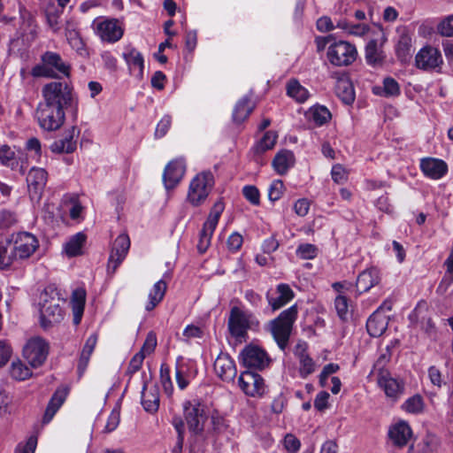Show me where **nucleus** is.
I'll return each instance as SVG.
<instances>
[{
  "label": "nucleus",
  "instance_id": "obj_1",
  "mask_svg": "<svg viewBox=\"0 0 453 453\" xmlns=\"http://www.w3.org/2000/svg\"><path fill=\"white\" fill-rule=\"evenodd\" d=\"M42 103L64 110L73 104L76 105L78 102L72 83L66 81H50L42 87Z\"/></svg>",
  "mask_w": 453,
  "mask_h": 453
},
{
  "label": "nucleus",
  "instance_id": "obj_2",
  "mask_svg": "<svg viewBox=\"0 0 453 453\" xmlns=\"http://www.w3.org/2000/svg\"><path fill=\"white\" fill-rule=\"evenodd\" d=\"M42 63L32 69L35 77L58 78L59 75L69 77L71 74L70 64L65 62L61 56L53 51H46L41 57Z\"/></svg>",
  "mask_w": 453,
  "mask_h": 453
},
{
  "label": "nucleus",
  "instance_id": "obj_3",
  "mask_svg": "<svg viewBox=\"0 0 453 453\" xmlns=\"http://www.w3.org/2000/svg\"><path fill=\"white\" fill-rule=\"evenodd\" d=\"M41 326L43 328H49L64 319V311L61 303L64 301L60 298L58 293L53 289H46L41 296Z\"/></svg>",
  "mask_w": 453,
  "mask_h": 453
},
{
  "label": "nucleus",
  "instance_id": "obj_4",
  "mask_svg": "<svg viewBox=\"0 0 453 453\" xmlns=\"http://www.w3.org/2000/svg\"><path fill=\"white\" fill-rule=\"evenodd\" d=\"M297 317L296 305L283 311L277 319L271 322V332L281 349L288 343L293 324Z\"/></svg>",
  "mask_w": 453,
  "mask_h": 453
},
{
  "label": "nucleus",
  "instance_id": "obj_5",
  "mask_svg": "<svg viewBox=\"0 0 453 453\" xmlns=\"http://www.w3.org/2000/svg\"><path fill=\"white\" fill-rule=\"evenodd\" d=\"M36 118L41 128L46 131H55L63 126L65 113L64 109L40 103L36 110Z\"/></svg>",
  "mask_w": 453,
  "mask_h": 453
},
{
  "label": "nucleus",
  "instance_id": "obj_6",
  "mask_svg": "<svg viewBox=\"0 0 453 453\" xmlns=\"http://www.w3.org/2000/svg\"><path fill=\"white\" fill-rule=\"evenodd\" d=\"M356 47L346 42H334L327 48L326 58L329 63L334 66H348L357 58Z\"/></svg>",
  "mask_w": 453,
  "mask_h": 453
},
{
  "label": "nucleus",
  "instance_id": "obj_7",
  "mask_svg": "<svg viewBox=\"0 0 453 453\" xmlns=\"http://www.w3.org/2000/svg\"><path fill=\"white\" fill-rule=\"evenodd\" d=\"M214 184V178L211 173L203 172L198 173L190 182L188 200L194 206L203 203L211 192Z\"/></svg>",
  "mask_w": 453,
  "mask_h": 453
},
{
  "label": "nucleus",
  "instance_id": "obj_8",
  "mask_svg": "<svg viewBox=\"0 0 453 453\" xmlns=\"http://www.w3.org/2000/svg\"><path fill=\"white\" fill-rule=\"evenodd\" d=\"M12 241V257L14 262L28 259L39 248L36 236L27 232L18 233Z\"/></svg>",
  "mask_w": 453,
  "mask_h": 453
},
{
  "label": "nucleus",
  "instance_id": "obj_9",
  "mask_svg": "<svg viewBox=\"0 0 453 453\" xmlns=\"http://www.w3.org/2000/svg\"><path fill=\"white\" fill-rule=\"evenodd\" d=\"M224 210V205L221 202H217L213 205L203 228L200 232L199 241L197 243V250L199 253H204L211 245V239L213 232L218 225L219 217Z\"/></svg>",
  "mask_w": 453,
  "mask_h": 453
},
{
  "label": "nucleus",
  "instance_id": "obj_10",
  "mask_svg": "<svg viewBox=\"0 0 453 453\" xmlns=\"http://www.w3.org/2000/svg\"><path fill=\"white\" fill-rule=\"evenodd\" d=\"M49 354V345L41 337L31 338L23 349V356L28 364L34 367L41 366Z\"/></svg>",
  "mask_w": 453,
  "mask_h": 453
},
{
  "label": "nucleus",
  "instance_id": "obj_11",
  "mask_svg": "<svg viewBox=\"0 0 453 453\" xmlns=\"http://www.w3.org/2000/svg\"><path fill=\"white\" fill-rule=\"evenodd\" d=\"M183 410L189 431L196 434L202 433L206 420L204 406L197 401H188Z\"/></svg>",
  "mask_w": 453,
  "mask_h": 453
},
{
  "label": "nucleus",
  "instance_id": "obj_12",
  "mask_svg": "<svg viewBox=\"0 0 453 453\" xmlns=\"http://www.w3.org/2000/svg\"><path fill=\"white\" fill-rule=\"evenodd\" d=\"M28 195L33 202H39L48 180V173L42 167H32L27 174Z\"/></svg>",
  "mask_w": 453,
  "mask_h": 453
},
{
  "label": "nucleus",
  "instance_id": "obj_13",
  "mask_svg": "<svg viewBox=\"0 0 453 453\" xmlns=\"http://www.w3.org/2000/svg\"><path fill=\"white\" fill-rule=\"evenodd\" d=\"M238 384L242 392L250 397H261L265 395L266 386L264 379L253 372H243L238 379Z\"/></svg>",
  "mask_w": 453,
  "mask_h": 453
},
{
  "label": "nucleus",
  "instance_id": "obj_14",
  "mask_svg": "<svg viewBox=\"0 0 453 453\" xmlns=\"http://www.w3.org/2000/svg\"><path fill=\"white\" fill-rule=\"evenodd\" d=\"M142 404L146 411L156 412L159 407L158 388L151 382L152 374L150 370L142 372Z\"/></svg>",
  "mask_w": 453,
  "mask_h": 453
},
{
  "label": "nucleus",
  "instance_id": "obj_15",
  "mask_svg": "<svg viewBox=\"0 0 453 453\" xmlns=\"http://www.w3.org/2000/svg\"><path fill=\"white\" fill-rule=\"evenodd\" d=\"M442 63L441 52L432 46L422 48L415 57L416 66L424 71L438 70Z\"/></svg>",
  "mask_w": 453,
  "mask_h": 453
},
{
  "label": "nucleus",
  "instance_id": "obj_16",
  "mask_svg": "<svg viewBox=\"0 0 453 453\" xmlns=\"http://www.w3.org/2000/svg\"><path fill=\"white\" fill-rule=\"evenodd\" d=\"M250 327L249 316L238 307H233L228 319V328L232 336L242 338Z\"/></svg>",
  "mask_w": 453,
  "mask_h": 453
},
{
  "label": "nucleus",
  "instance_id": "obj_17",
  "mask_svg": "<svg viewBox=\"0 0 453 453\" xmlns=\"http://www.w3.org/2000/svg\"><path fill=\"white\" fill-rule=\"evenodd\" d=\"M243 365L249 368L263 369L269 362L265 350L256 346H248L241 353Z\"/></svg>",
  "mask_w": 453,
  "mask_h": 453
},
{
  "label": "nucleus",
  "instance_id": "obj_18",
  "mask_svg": "<svg viewBox=\"0 0 453 453\" xmlns=\"http://www.w3.org/2000/svg\"><path fill=\"white\" fill-rule=\"evenodd\" d=\"M379 386L384 390L386 395L395 400L403 392V383L393 378L389 372L380 369L377 375Z\"/></svg>",
  "mask_w": 453,
  "mask_h": 453
},
{
  "label": "nucleus",
  "instance_id": "obj_19",
  "mask_svg": "<svg viewBox=\"0 0 453 453\" xmlns=\"http://www.w3.org/2000/svg\"><path fill=\"white\" fill-rule=\"evenodd\" d=\"M216 374L225 381H233L237 370L234 360L226 353H220L214 362Z\"/></svg>",
  "mask_w": 453,
  "mask_h": 453
},
{
  "label": "nucleus",
  "instance_id": "obj_20",
  "mask_svg": "<svg viewBox=\"0 0 453 453\" xmlns=\"http://www.w3.org/2000/svg\"><path fill=\"white\" fill-rule=\"evenodd\" d=\"M185 164L182 160L171 161L165 167L163 179L167 189L173 188L185 173Z\"/></svg>",
  "mask_w": 453,
  "mask_h": 453
},
{
  "label": "nucleus",
  "instance_id": "obj_21",
  "mask_svg": "<svg viewBox=\"0 0 453 453\" xmlns=\"http://www.w3.org/2000/svg\"><path fill=\"white\" fill-rule=\"evenodd\" d=\"M420 168L423 173L433 180H439L448 172L447 164L441 159L426 157L421 159Z\"/></svg>",
  "mask_w": 453,
  "mask_h": 453
},
{
  "label": "nucleus",
  "instance_id": "obj_22",
  "mask_svg": "<svg viewBox=\"0 0 453 453\" xmlns=\"http://www.w3.org/2000/svg\"><path fill=\"white\" fill-rule=\"evenodd\" d=\"M87 234L83 232H79L70 236L64 244V253L68 257H74L83 255L84 248L87 244Z\"/></svg>",
  "mask_w": 453,
  "mask_h": 453
},
{
  "label": "nucleus",
  "instance_id": "obj_23",
  "mask_svg": "<svg viewBox=\"0 0 453 453\" xmlns=\"http://www.w3.org/2000/svg\"><path fill=\"white\" fill-rule=\"evenodd\" d=\"M389 317L377 309L368 319L366 328L368 334L372 337H379L383 334L388 325Z\"/></svg>",
  "mask_w": 453,
  "mask_h": 453
},
{
  "label": "nucleus",
  "instance_id": "obj_24",
  "mask_svg": "<svg viewBox=\"0 0 453 453\" xmlns=\"http://www.w3.org/2000/svg\"><path fill=\"white\" fill-rule=\"evenodd\" d=\"M68 395V388L65 387L58 388L56 392L53 394L52 397L50 398L48 406L46 408L44 416H43V422L49 423L56 414V412L58 411V409L62 406L64 402L65 401V398Z\"/></svg>",
  "mask_w": 453,
  "mask_h": 453
},
{
  "label": "nucleus",
  "instance_id": "obj_25",
  "mask_svg": "<svg viewBox=\"0 0 453 453\" xmlns=\"http://www.w3.org/2000/svg\"><path fill=\"white\" fill-rule=\"evenodd\" d=\"M92 28L95 34L103 42H113V20L104 17H98L94 19Z\"/></svg>",
  "mask_w": 453,
  "mask_h": 453
},
{
  "label": "nucleus",
  "instance_id": "obj_26",
  "mask_svg": "<svg viewBox=\"0 0 453 453\" xmlns=\"http://www.w3.org/2000/svg\"><path fill=\"white\" fill-rule=\"evenodd\" d=\"M411 429L405 422H399L391 426L388 435L392 442L398 447L407 444L411 436Z\"/></svg>",
  "mask_w": 453,
  "mask_h": 453
},
{
  "label": "nucleus",
  "instance_id": "obj_27",
  "mask_svg": "<svg viewBox=\"0 0 453 453\" xmlns=\"http://www.w3.org/2000/svg\"><path fill=\"white\" fill-rule=\"evenodd\" d=\"M335 94L346 104H351L354 102V88L347 76L342 75L337 78Z\"/></svg>",
  "mask_w": 453,
  "mask_h": 453
},
{
  "label": "nucleus",
  "instance_id": "obj_28",
  "mask_svg": "<svg viewBox=\"0 0 453 453\" xmlns=\"http://www.w3.org/2000/svg\"><path fill=\"white\" fill-rule=\"evenodd\" d=\"M386 58L382 43H378L376 40H371L365 46L366 62L372 65H382Z\"/></svg>",
  "mask_w": 453,
  "mask_h": 453
},
{
  "label": "nucleus",
  "instance_id": "obj_29",
  "mask_svg": "<svg viewBox=\"0 0 453 453\" xmlns=\"http://www.w3.org/2000/svg\"><path fill=\"white\" fill-rule=\"evenodd\" d=\"M85 301L86 291L84 288H80L73 290L71 298V305L74 325H79L81 323L84 312Z\"/></svg>",
  "mask_w": 453,
  "mask_h": 453
},
{
  "label": "nucleus",
  "instance_id": "obj_30",
  "mask_svg": "<svg viewBox=\"0 0 453 453\" xmlns=\"http://www.w3.org/2000/svg\"><path fill=\"white\" fill-rule=\"evenodd\" d=\"M380 280L378 270L372 268L362 272L357 280L356 288L359 292H365L377 285Z\"/></svg>",
  "mask_w": 453,
  "mask_h": 453
},
{
  "label": "nucleus",
  "instance_id": "obj_31",
  "mask_svg": "<svg viewBox=\"0 0 453 453\" xmlns=\"http://www.w3.org/2000/svg\"><path fill=\"white\" fill-rule=\"evenodd\" d=\"M295 354L299 358V372L303 378H306L308 375L315 372V363L306 353V345L304 343L296 345Z\"/></svg>",
  "mask_w": 453,
  "mask_h": 453
},
{
  "label": "nucleus",
  "instance_id": "obj_32",
  "mask_svg": "<svg viewBox=\"0 0 453 453\" xmlns=\"http://www.w3.org/2000/svg\"><path fill=\"white\" fill-rule=\"evenodd\" d=\"M295 163L294 154L290 150H282L273 160V167L280 175L285 174Z\"/></svg>",
  "mask_w": 453,
  "mask_h": 453
},
{
  "label": "nucleus",
  "instance_id": "obj_33",
  "mask_svg": "<svg viewBox=\"0 0 453 453\" xmlns=\"http://www.w3.org/2000/svg\"><path fill=\"white\" fill-rule=\"evenodd\" d=\"M277 293L279 296L276 298L270 297L267 295L268 302L273 311L279 310L294 297L292 289L287 284L278 285Z\"/></svg>",
  "mask_w": 453,
  "mask_h": 453
},
{
  "label": "nucleus",
  "instance_id": "obj_34",
  "mask_svg": "<svg viewBox=\"0 0 453 453\" xmlns=\"http://www.w3.org/2000/svg\"><path fill=\"white\" fill-rule=\"evenodd\" d=\"M74 128L68 132L62 139L57 140L50 145V150L54 153H72L76 149V141L73 140Z\"/></svg>",
  "mask_w": 453,
  "mask_h": 453
},
{
  "label": "nucleus",
  "instance_id": "obj_35",
  "mask_svg": "<svg viewBox=\"0 0 453 453\" xmlns=\"http://www.w3.org/2000/svg\"><path fill=\"white\" fill-rule=\"evenodd\" d=\"M167 284L163 280H160L154 284L149 294V302L145 306L146 311H152L163 300Z\"/></svg>",
  "mask_w": 453,
  "mask_h": 453
},
{
  "label": "nucleus",
  "instance_id": "obj_36",
  "mask_svg": "<svg viewBox=\"0 0 453 453\" xmlns=\"http://www.w3.org/2000/svg\"><path fill=\"white\" fill-rule=\"evenodd\" d=\"M96 342H97V336L95 334H91L86 340V342L84 344V347H83L81 354L79 365H78V371H79L80 375H81L85 372V370L88 365L90 356L93 353L94 349L96 345Z\"/></svg>",
  "mask_w": 453,
  "mask_h": 453
},
{
  "label": "nucleus",
  "instance_id": "obj_37",
  "mask_svg": "<svg viewBox=\"0 0 453 453\" xmlns=\"http://www.w3.org/2000/svg\"><path fill=\"white\" fill-rule=\"evenodd\" d=\"M131 242L127 234H121L115 240V268L126 258Z\"/></svg>",
  "mask_w": 453,
  "mask_h": 453
},
{
  "label": "nucleus",
  "instance_id": "obj_38",
  "mask_svg": "<svg viewBox=\"0 0 453 453\" xmlns=\"http://www.w3.org/2000/svg\"><path fill=\"white\" fill-rule=\"evenodd\" d=\"M287 94L298 103H303L309 97L308 90L297 80H290L288 82Z\"/></svg>",
  "mask_w": 453,
  "mask_h": 453
},
{
  "label": "nucleus",
  "instance_id": "obj_39",
  "mask_svg": "<svg viewBox=\"0 0 453 453\" xmlns=\"http://www.w3.org/2000/svg\"><path fill=\"white\" fill-rule=\"evenodd\" d=\"M45 13L48 24L54 32L59 30V18L63 13V10L58 7L54 1H50L45 8Z\"/></svg>",
  "mask_w": 453,
  "mask_h": 453
},
{
  "label": "nucleus",
  "instance_id": "obj_40",
  "mask_svg": "<svg viewBox=\"0 0 453 453\" xmlns=\"http://www.w3.org/2000/svg\"><path fill=\"white\" fill-rule=\"evenodd\" d=\"M395 52L401 62H406L411 56V39L407 35H401L396 47Z\"/></svg>",
  "mask_w": 453,
  "mask_h": 453
},
{
  "label": "nucleus",
  "instance_id": "obj_41",
  "mask_svg": "<svg viewBox=\"0 0 453 453\" xmlns=\"http://www.w3.org/2000/svg\"><path fill=\"white\" fill-rule=\"evenodd\" d=\"M10 375L17 380H25L32 375V372L22 361H13L10 367Z\"/></svg>",
  "mask_w": 453,
  "mask_h": 453
},
{
  "label": "nucleus",
  "instance_id": "obj_42",
  "mask_svg": "<svg viewBox=\"0 0 453 453\" xmlns=\"http://www.w3.org/2000/svg\"><path fill=\"white\" fill-rule=\"evenodd\" d=\"M278 135L273 131L266 132L263 138L255 145L254 152L257 154H262L266 150H272L277 141Z\"/></svg>",
  "mask_w": 453,
  "mask_h": 453
},
{
  "label": "nucleus",
  "instance_id": "obj_43",
  "mask_svg": "<svg viewBox=\"0 0 453 453\" xmlns=\"http://www.w3.org/2000/svg\"><path fill=\"white\" fill-rule=\"evenodd\" d=\"M11 244V240L7 237L0 235V268H7L12 265L13 258L12 257V251L8 253V249Z\"/></svg>",
  "mask_w": 453,
  "mask_h": 453
},
{
  "label": "nucleus",
  "instance_id": "obj_44",
  "mask_svg": "<svg viewBox=\"0 0 453 453\" xmlns=\"http://www.w3.org/2000/svg\"><path fill=\"white\" fill-rule=\"evenodd\" d=\"M0 163L6 167H10L12 170L18 167L19 164L16 154L10 146L2 145L0 147Z\"/></svg>",
  "mask_w": 453,
  "mask_h": 453
},
{
  "label": "nucleus",
  "instance_id": "obj_45",
  "mask_svg": "<svg viewBox=\"0 0 453 453\" xmlns=\"http://www.w3.org/2000/svg\"><path fill=\"white\" fill-rule=\"evenodd\" d=\"M123 58L130 69L137 67L139 69V75L142 77L143 70V58L134 49H132L128 53H124Z\"/></svg>",
  "mask_w": 453,
  "mask_h": 453
},
{
  "label": "nucleus",
  "instance_id": "obj_46",
  "mask_svg": "<svg viewBox=\"0 0 453 453\" xmlns=\"http://www.w3.org/2000/svg\"><path fill=\"white\" fill-rule=\"evenodd\" d=\"M311 119L319 126L326 123L331 119L330 111L325 106H316L310 111Z\"/></svg>",
  "mask_w": 453,
  "mask_h": 453
},
{
  "label": "nucleus",
  "instance_id": "obj_47",
  "mask_svg": "<svg viewBox=\"0 0 453 453\" xmlns=\"http://www.w3.org/2000/svg\"><path fill=\"white\" fill-rule=\"evenodd\" d=\"M424 406L423 398L420 395H416L405 401L403 405V409L407 412L417 414L423 411Z\"/></svg>",
  "mask_w": 453,
  "mask_h": 453
},
{
  "label": "nucleus",
  "instance_id": "obj_48",
  "mask_svg": "<svg viewBox=\"0 0 453 453\" xmlns=\"http://www.w3.org/2000/svg\"><path fill=\"white\" fill-rule=\"evenodd\" d=\"M251 112V108L247 100L240 101L234 111L233 118L237 123L242 122Z\"/></svg>",
  "mask_w": 453,
  "mask_h": 453
},
{
  "label": "nucleus",
  "instance_id": "obj_49",
  "mask_svg": "<svg viewBox=\"0 0 453 453\" xmlns=\"http://www.w3.org/2000/svg\"><path fill=\"white\" fill-rule=\"evenodd\" d=\"M160 380L164 388V391L169 396L172 395L173 391V383L170 376V369L167 365H162L160 368Z\"/></svg>",
  "mask_w": 453,
  "mask_h": 453
},
{
  "label": "nucleus",
  "instance_id": "obj_50",
  "mask_svg": "<svg viewBox=\"0 0 453 453\" xmlns=\"http://www.w3.org/2000/svg\"><path fill=\"white\" fill-rule=\"evenodd\" d=\"M157 341L156 334L151 331L147 334L145 342H143V345L138 353H142V356L146 357V356L154 352L157 347Z\"/></svg>",
  "mask_w": 453,
  "mask_h": 453
},
{
  "label": "nucleus",
  "instance_id": "obj_51",
  "mask_svg": "<svg viewBox=\"0 0 453 453\" xmlns=\"http://www.w3.org/2000/svg\"><path fill=\"white\" fill-rule=\"evenodd\" d=\"M318 249L315 245L304 243L298 246L296 254L302 259H312L317 256Z\"/></svg>",
  "mask_w": 453,
  "mask_h": 453
},
{
  "label": "nucleus",
  "instance_id": "obj_52",
  "mask_svg": "<svg viewBox=\"0 0 453 453\" xmlns=\"http://www.w3.org/2000/svg\"><path fill=\"white\" fill-rule=\"evenodd\" d=\"M284 184L280 180L273 181L268 190V196L272 201L279 200L284 192Z\"/></svg>",
  "mask_w": 453,
  "mask_h": 453
},
{
  "label": "nucleus",
  "instance_id": "obj_53",
  "mask_svg": "<svg viewBox=\"0 0 453 453\" xmlns=\"http://www.w3.org/2000/svg\"><path fill=\"white\" fill-rule=\"evenodd\" d=\"M14 410L12 397L4 391H0V415L11 413Z\"/></svg>",
  "mask_w": 453,
  "mask_h": 453
},
{
  "label": "nucleus",
  "instance_id": "obj_54",
  "mask_svg": "<svg viewBox=\"0 0 453 453\" xmlns=\"http://www.w3.org/2000/svg\"><path fill=\"white\" fill-rule=\"evenodd\" d=\"M335 309L338 316L345 320L347 319L348 311H349V304L347 297L344 296H338L335 298L334 302Z\"/></svg>",
  "mask_w": 453,
  "mask_h": 453
},
{
  "label": "nucleus",
  "instance_id": "obj_55",
  "mask_svg": "<svg viewBox=\"0 0 453 453\" xmlns=\"http://www.w3.org/2000/svg\"><path fill=\"white\" fill-rule=\"evenodd\" d=\"M340 369L337 364H328L324 366L320 375H319V384L321 387L326 386V380L330 374L336 372Z\"/></svg>",
  "mask_w": 453,
  "mask_h": 453
},
{
  "label": "nucleus",
  "instance_id": "obj_56",
  "mask_svg": "<svg viewBox=\"0 0 453 453\" xmlns=\"http://www.w3.org/2000/svg\"><path fill=\"white\" fill-rule=\"evenodd\" d=\"M36 444V438L31 436L25 443H19L17 446L15 453H35Z\"/></svg>",
  "mask_w": 453,
  "mask_h": 453
},
{
  "label": "nucleus",
  "instance_id": "obj_57",
  "mask_svg": "<svg viewBox=\"0 0 453 453\" xmlns=\"http://www.w3.org/2000/svg\"><path fill=\"white\" fill-rule=\"evenodd\" d=\"M384 91L387 96H396L399 94V85L393 78H386L383 81Z\"/></svg>",
  "mask_w": 453,
  "mask_h": 453
},
{
  "label": "nucleus",
  "instance_id": "obj_58",
  "mask_svg": "<svg viewBox=\"0 0 453 453\" xmlns=\"http://www.w3.org/2000/svg\"><path fill=\"white\" fill-rule=\"evenodd\" d=\"M243 196L252 204L257 205L259 203V192L255 186H246L242 190Z\"/></svg>",
  "mask_w": 453,
  "mask_h": 453
},
{
  "label": "nucleus",
  "instance_id": "obj_59",
  "mask_svg": "<svg viewBox=\"0 0 453 453\" xmlns=\"http://www.w3.org/2000/svg\"><path fill=\"white\" fill-rule=\"evenodd\" d=\"M144 358L142 353H136L129 362L127 373L133 374L136 372L141 368Z\"/></svg>",
  "mask_w": 453,
  "mask_h": 453
},
{
  "label": "nucleus",
  "instance_id": "obj_60",
  "mask_svg": "<svg viewBox=\"0 0 453 453\" xmlns=\"http://www.w3.org/2000/svg\"><path fill=\"white\" fill-rule=\"evenodd\" d=\"M11 356V346L6 342L0 340V368L6 365Z\"/></svg>",
  "mask_w": 453,
  "mask_h": 453
},
{
  "label": "nucleus",
  "instance_id": "obj_61",
  "mask_svg": "<svg viewBox=\"0 0 453 453\" xmlns=\"http://www.w3.org/2000/svg\"><path fill=\"white\" fill-rule=\"evenodd\" d=\"M332 178L336 183H343L347 180V173L341 165H335L332 168Z\"/></svg>",
  "mask_w": 453,
  "mask_h": 453
},
{
  "label": "nucleus",
  "instance_id": "obj_62",
  "mask_svg": "<svg viewBox=\"0 0 453 453\" xmlns=\"http://www.w3.org/2000/svg\"><path fill=\"white\" fill-rule=\"evenodd\" d=\"M438 30L443 36H453V15L443 20Z\"/></svg>",
  "mask_w": 453,
  "mask_h": 453
},
{
  "label": "nucleus",
  "instance_id": "obj_63",
  "mask_svg": "<svg viewBox=\"0 0 453 453\" xmlns=\"http://www.w3.org/2000/svg\"><path fill=\"white\" fill-rule=\"evenodd\" d=\"M334 27L332 19L327 16H323L317 20V29L322 33L332 31Z\"/></svg>",
  "mask_w": 453,
  "mask_h": 453
},
{
  "label": "nucleus",
  "instance_id": "obj_64",
  "mask_svg": "<svg viewBox=\"0 0 453 453\" xmlns=\"http://www.w3.org/2000/svg\"><path fill=\"white\" fill-rule=\"evenodd\" d=\"M310 209V202L307 199H299L294 204L295 212L301 217L307 215Z\"/></svg>",
  "mask_w": 453,
  "mask_h": 453
}]
</instances>
